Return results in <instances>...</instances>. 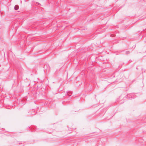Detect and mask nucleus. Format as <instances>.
<instances>
[{
  "label": "nucleus",
  "instance_id": "2",
  "mask_svg": "<svg viewBox=\"0 0 146 146\" xmlns=\"http://www.w3.org/2000/svg\"><path fill=\"white\" fill-rule=\"evenodd\" d=\"M129 53V51H127L125 52V53L126 54H128Z\"/></svg>",
  "mask_w": 146,
  "mask_h": 146
},
{
  "label": "nucleus",
  "instance_id": "1",
  "mask_svg": "<svg viewBox=\"0 0 146 146\" xmlns=\"http://www.w3.org/2000/svg\"><path fill=\"white\" fill-rule=\"evenodd\" d=\"M19 6L17 5H15L14 7V9L15 10H17L19 9Z\"/></svg>",
  "mask_w": 146,
  "mask_h": 146
},
{
  "label": "nucleus",
  "instance_id": "3",
  "mask_svg": "<svg viewBox=\"0 0 146 146\" xmlns=\"http://www.w3.org/2000/svg\"><path fill=\"white\" fill-rule=\"evenodd\" d=\"M38 5H39V4H40L39 3H38Z\"/></svg>",
  "mask_w": 146,
  "mask_h": 146
}]
</instances>
